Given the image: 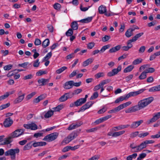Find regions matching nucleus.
<instances>
[{"label": "nucleus", "mask_w": 160, "mask_h": 160, "mask_svg": "<svg viewBox=\"0 0 160 160\" xmlns=\"http://www.w3.org/2000/svg\"><path fill=\"white\" fill-rule=\"evenodd\" d=\"M46 145V143L43 142H35L33 144V146L34 147H36L38 146H45Z\"/></svg>", "instance_id": "obj_24"}, {"label": "nucleus", "mask_w": 160, "mask_h": 160, "mask_svg": "<svg viewBox=\"0 0 160 160\" xmlns=\"http://www.w3.org/2000/svg\"><path fill=\"white\" fill-rule=\"evenodd\" d=\"M82 91V89H78L74 91L72 93L73 95H77L80 93Z\"/></svg>", "instance_id": "obj_63"}, {"label": "nucleus", "mask_w": 160, "mask_h": 160, "mask_svg": "<svg viewBox=\"0 0 160 160\" xmlns=\"http://www.w3.org/2000/svg\"><path fill=\"white\" fill-rule=\"evenodd\" d=\"M154 100L152 97L140 100L137 105L139 110L142 109L150 104Z\"/></svg>", "instance_id": "obj_1"}, {"label": "nucleus", "mask_w": 160, "mask_h": 160, "mask_svg": "<svg viewBox=\"0 0 160 160\" xmlns=\"http://www.w3.org/2000/svg\"><path fill=\"white\" fill-rule=\"evenodd\" d=\"M58 135V134L57 132L53 133L46 135L43 140L49 142H51L56 139Z\"/></svg>", "instance_id": "obj_3"}, {"label": "nucleus", "mask_w": 160, "mask_h": 160, "mask_svg": "<svg viewBox=\"0 0 160 160\" xmlns=\"http://www.w3.org/2000/svg\"><path fill=\"white\" fill-rule=\"evenodd\" d=\"M134 67L132 65H129L128 66V67L126 68L123 70V72L124 73H127L130 72L134 68Z\"/></svg>", "instance_id": "obj_30"}, {"label": "nucleus", "mask_w": 160, "mask_h": 160, "mask_svg": "<svg viewBox=\"0 0 160 160\" xmlns=\"http://www.w3.org/2000/svg\"><path fill=\"white\" fill-rule=\"evenodd\" d=\"M98 11L100 14H102L104 13L105 15L107 16H110V14L107 13L106 7L103 5H101L99 7Z\"/></svg>", "instance_id": "obj_9"}, {"label": "nucleus", "mask_w": 160, "mask_h": 160, "mask_svg": "<svg viewBox=\"0 0 160 160\" xmlns=\"http://www.w3.org/2000/svg\"><path fill=\"white\" fill-rule=\"evenodd\" d=\"M53 7L55 9L58 10L61 8V5L58 3H56L54 5Z\"/></svg>", "instance_id": "obj_55"}, {"label": "nucleus", "mask_w": 160, "mask_h": 160, "mask_svg": "<svg viewBox=\"0 0 160 160\" xmlns=\"http://www.w3.org/2000/svg\"><path fill=\"white\" fill-rule=\"evenodd\" d=\"M102 86H101L100 83L99 84L96 86L94 87L93 89V91H96L99 90L100 89Z\"/></svg>", "instance_id": "obj_64"}, {"label": "nucleus", "mask_w": 160, "mask_h": 160, "mask_svg": "<svg viewBox=\"0 0 160 160\" xmlns=\"http://www.w3.org/2000/svg\"><path fill=\"white\" fill-rule=\"evenodd\" d=\"M131 42H129V40H128L127 42V46L122 47V50L127 51L131 48L132 47V44H131Z\"/></svg>", "instance_id": "obj_19"}, {"label": "nucleus", "mask_w": 160, "mask_h": 160, "mask_svg": "<svg viewBox=\"0 0 160 160\" xmlns=\"http://www.w3.org/2000/svg\"><path fill=\"white\" fill-rule=\"evenodd\" d=\"M133 77V75L130 74L128 76L125 78L126 81L127 82H128L130 80H131Z\"/></svg>", "instance_id": "obj_56"}, {"label": "nucleus", "mask_w": 160, "mask_h": 160, "mask_svg": "<svg viewBox=\"0 0 160 160\" xmlns=\"http://www.w3.org/2000/svg\"><path fill=\"white\" fill-rule=\"evenodd\" d=\"M110 81V80L109 79H107L106 80H104L101 81V82L100 83L101 86H103L105 84H107Z\"/></svg>", "instance_id": "obj_43"}, {"label": "nucleus", "mask_w": 160, "mask_h": 160, "mask_svg": "<svg viewBox=\"0 0 160 160\" xmlns=\"http://www.w3.org/2000/svg\"><path fill=\"white\" fill-rule=\"evenodd\" d=\"M143 122V121L142 120L133 122L131 125L130 128H136L140 126L142 123Z\"/></svg>", "instance_id": "obj_12"}, {"label": "nucleus", "mask_w": 160, "mask_h": 160, "mask_svg": "<svg viewBox=\"0 0 160 160\" xmlns=\"http://www.w3.org/2000/svg\"><path fill=\"white\" fill-rule=\"evenodd\" d=\"M122 66L121 65L119 66L117 68L113 69L111 72H108L107 75L109 77H111L117 74L121 70Z\"/></svg>", "instance_id": "obj_6"}, {"label": "nucleus", "mask_w": 160, "mask_h": 160, "mask_svg": "<svg viewBox=\"0 0 160 160\" xmlns=\"http://www.w3.org/2000/svg\"><path fill=\"white\" fill-rule=\"evenodd\" d=\"M31 148V143H28L24 146L23 148V150L25 151L26 150H29Z\"/></svg>", "instance_id": "obj_48"}, {"label": "nucleus", "mask_w": 160, "mask_h": 160, "mask_svg": "<svg viewBox=\"0 0 160 160\" xmlns=\"http://www.w3.org/2000/svg\"><path fill=\"white\" fill-rule=\"evenodd\" d=\"M36 93L35 92H33L31 93L28 94L26 97V98L27 100H29L31 99L32 97H33L35 94Z\"/></svg>", "instance_id": "obj_53"}, {"label": "nucleus", "mask_w": 160, "mask_h": 160, "mask_svg": "<svg viewBox=\"0 0 160 160\" xmlns=\"http://www.w3.org/2000/svg\"><path fill=\"white\" fill-rule=\"evenodd\" d=\"M28 62H25L22 64H18V66L19 67H22L24 68H27V66L28 64Z\"/></svg>", "instance_id": "obj_61"}, {"label": "nucleus", "mask_w": 160, "mask_h": 160, "mask_svg": "<svg viewBox=\"0 0 160 160\" xmlns=\"http://www.w3.org/2000/svg\"><path fill=\"white\" fill-rule=\"evenodd\" d=\"M125 132V131H121L118 132H115L112 134V137H117L121 136L124 134Z\"/></svg>", "instance_id": "obj_27"}, {"label": "nucleus", "mask_w": 160, "mask_h": 160, "mask_svg": "<svg viewBox=\"0 0 160 160\" xmlns=\"http://www.w3.org/2000/svg\"><path fill=\"white\" fill-rule=\"evenodd\" d=\"M143 34V32H141L136 34L132 38L129 40V42H131L136 41Z\"/></svg>", "instance_id": "obj_17"}, {"label": "nucleus", "mask_w": 160, "mask_h": 160, "mask_svg": "<svg viewBox=\"0 0 160 160\" xmlns=\"http://www.w3.org/2000/svg\"><path fill=\"white\" fill-rule=\"evenodd\" d=\"M125 35L127 38H129L133 35V32L129 28L125 32Z\"/></svg>", "instance_id": "obj_35"}, {"label": "nucleus", "mask_w": 160, "mask_h": 160, "mask_svg": "<svg viewBox=\"0 0 160 160\" xmlns=\"http://www.w3.org/2000/svg\"><path fill=\"white\" fill-rule=\"evenodd\" d=\"M128 98L126 97V95L125 96H121L118 98L115 101L116 103H118L121 101H122L124 100L127 99Z\"/></svg>", "instance_id": "obj_29"}, {"label": "nucleus", "mask_w": 160, "mask_h": 160, "mask_svg": "<svg viewBox=\"0 0 160 160\" xmlns=\"http://www.w3.org/2000/svg\"><path fill=\"white\" fill-rule=\"evenodd\" d=\"M73 34V30L71 29H69L66 32L67 36L69 37L71 36Z\"/></svg>", "instance_id": "obj_40"}, {"label": "nucleus", "mask_w": 160, "mask_h": 160, "mask_svg": "<svg viewBox=\"0 0 160 160\" xmlns=\"http://www.w3.org/2000/svg\"><path fill=\"white\" fill-rule=\"evenodd\" d=\"M78 136V134L77 133L72 132L70 133L68 136L70 138L71 140H73Z\"/></svg>", "instance_id": "obj_33"}, {"label": "nucleus", "mask_w": 160, "mask_h": 160, "mask_svg": "<svg viewBox=\"0 0 160 160\" xmlns=\"http://www.w3.org/2000/svg\"><path fill=\"white\" fill-rule=\"evenodd\" d=\"M50 42L48 39H46L42 42V45L43 48L48 47L49 44Z\"/></svg>", "instance_id": "obj_32"}, {"label": "nucleus", "mask_w": 160, "mask_h": 160, "mask_svg": "<svg viewBox=\"0 0 160 160\" xmlns=\"http://www.w3.org/2000/svg\"><path fill=\"white\" fill-rule=\"evenodd\" d=\"M82 124V122L73 123L69 126L68 128V129L69 130H71L74 129L79 127Z\"/></svg>", "instance_id": "obj_10"}, {"label": "nucleus", "mask_w": 160, "mask_h": 160, "mask_svg": "<svg viewBox=\"0 0 160 160\" xmlns=\"http://www.w3.org/2000/svg\"><path fill=\"white\" fill-rule=\"evenodd\" d=\"M109 47L110 46L109 45H105L103 46L100 50V52H103L106 49L109 48Z\"/></svg>", "instance_id": "obj_41"}, {"label": "nucleus", "mask_w": 160, "mask_h": 160, "mask_svg": "<svg viewBox=\"0 0 160 160\" xmlns=\"http://www.w3.org/2000/svg\"><path fill=\"white\" fill-rule=\"evenodd\" d=\"M99 158L100 155H97L94 156L87 160H98Z\"/></svg>", "instance_id": "obj_49"}, {"label": "nucleus", "mask_w": 160, "mask_h": 160, "mask_svg": "<svg viewBox=\"0 0 160 160\" xmlns=\"http://www.w3.org/2000/svg\"><path fill=\"white\" fill-rule=\"evenodd\" d=\"M67 69V67L66 66H63L61 68H60V69L57 70L56 71V72L57 74H60L62 72L64 71L65 70Z\"/></svg>", "instance_id": "obj_36"}, {"label": "nucleus", "mask_w": 160, "mask_h": 160, "mask_svg": "<svg viewBox=\"0 0 160 160\" xmlns=\"http://www.w3.org/2000/svg\"><path fill=\"white\" fill-rule=\"evenodd\" d=\"M71 26L73 30H76L78 28V25L77 21L72 22L71 23Z\"/></svg>", "instance_id": "obj_28"}, {"label": "nucleus", "mask_w": 160, "mask_h": 160, "mask_svg": "<svg viewBox=\"0 0 160 160\" xmlns=\"http://www.w3.org/2000/svg\"><path fill=\"white\" fill-rule=\"evenodd\" d=\"M145 90V89H142L138 91L130 92L126 95V97L128 98L131 97L136 96L142 93Z\"/></svg>", "instance_id": "obj_5"}, {"label": "nucleus", "mask_w": 160, "mask_h": 160, "mask_svg": "<svg viewBox=\"0 0 160 160\" xmlns=\"http://www.w3.org/2000/svg\"><path fill=\"white\" fill-rule=\"evenodd\" d=\"M10 105V103H8L7 104L2 105L0 106V110H2L3 109H5L8 107Z\"/></svg>", "instance_id": "obj_46"}, {"label": "nucleus", "mask_w": 160, "mask_h": 160, "mask_svg": "<svg viewBox=\"0 0 160 160\" xmlns=\"http://www.w3.org/2000/svg\"><path fill=\"white\" fill-rule=\"evenodd\" d=\"M69 93H66L59 99V100L60 102L65 101L69 98Z\"/></svg>", "instance_id": "obj_20"}, {"label": "nucleus", "mask_w": 160, "mask_h": 160, "mask_svg": "<svg viewBox=\"0 0 160 160\" xmlns=\"http://www.w3.org/2000/svg\"><path fill=\"white\" fill-rule=\"evenodd\" d=\"M53 114V111L52 110L48 111L44 115V117L45 118H48L50 117Z\"/></svg>", "instance_id": "obj_34"}, {"label": "nucleus", "mask_w": 160, "mask_h": 160, "mask_svg": "<svg viewBox=\"0 0 160 160\" xmlns=\"http://www.w3.org/2000/svg\"><path fill=\"white\" fill-rule=\"evenodd\" d=\"M99 128L98 127H95L86 130V132H92L96 131Z\"/></svg>", "instance_id": "obj_52"}, {"label": "nucleus", "mask_w": 160, "mask_h": 160, "mask_svg": "<svg viewBox=\"0 0 160 160\" xmlns=\"http://www.w3.org/2000/svg\"><path fill=\"white\" fill-rule=\"evenodd\" d=\"M52 56V53L51 52H50L49 53H48L46 56L43 59V61H47Z\"/></svg>", "instance_id": "obj_39"}, {"label": "nucleus", "mask_w": 160, "mask_h": 160, "mask_svg": "<svg viewBox=\"0 0 160 160\" xmlns=\"http://www.w3.org/2000/svg\"><path fill=\"white\" fill-rule=\"evenodd\" d=\"M63 108V106L61 105H58L57 107L53 108L52 111L54 112H58L59 111Z\"/></svg>", "instance_id": "obj_37"}, {"label": "nucleus", "mask_w": 160, "mask_h": 160, "mask_svg": "<svg viewBox=\"0 0 160 160\" xmlns=\"http://www.w3.org/2000/svg\"><path fill=\"white\" fill-rule=\"evenodd\" d=\"M73 81H70L66 82L64 85V88L66 89H70L73 87Z\"/></svg>", "instance_id": "obj_16"}, {"label": "nucleus", "mask_w": 160, "mask_h": 160, "mask_svg": "<svg viewBox=\"0 0 160 160\" xmlns=\"http://www.w3.org/2000/svg\"><path fill=\"white\" fill-rule=\"evenodd\" d=\"M13 121L10 117L6 118L4 122L3 125L6 127H9L13 123Z\"/></svg>", "instance_id": "obj_11"}, {"label": "nucleus", "mask_w": 160, "mask_h": 160, "mask_svg": "<svg viewBox=\"0 0 160 160\" xmlns=\"http://www.w3.org/2000/svg\"><path fill=\"white\" fill-rule=\"evenodd\" d=\"M80 146V145H78L74 146V147H71L69 146L70 150H71L72 151H74L77 149H78L79 148Z\"/></svg>", "instance_id": "obj_57"}, {"label": "nucleus", "mask_w": 160, "mask_h": 160, "mask_svg": "<svg viewBox=\"0 0 160 160\" xmlns=\"http://www.w3.org/2000/svg\"><path fill=\"white\" fill-rule=\"evenodd\" d=\"M40 64V62H39V59H37L33 62V66L34 67H38Z\"/></svg>", "instance_id": "obj_50"}, {"label": "nucleus", "mask_w": 160, "mask_h": 160, "mask_svg": "<svg viewBox=\"0 0 160 160\" xmlns=\"http://www.w3.org/2000/svg\"><path fill=\"white\" fill-rule=\"evenodd\" d=\"M111 38L110 36L106 35L102 38V40L103 42L108 41Z\"/></svg>", "instance_id": "obj_51"}, {"label": "nucleus", "mask_w": 160, "mask_h": 160, "mask_svg": "<svg viewBox=\"0 0 160 160\" xmlns=\"http://www.w3.org/2000/svg\"><path fill=\"white\" fill-rule=\"evenodd\" d=\"M12 67V65L9 64L5 66L3 68L5 70H10Z\"/></svg>", "instance_id": "obj_59"}, {"label": "nucleus", "mask_w": 160, "mask_h": 160, "mask_svg": "<svg viewBox=\"0 0 160 160\" xmlns=\"http://www.w3.org/2000/svg\"><path fill=\"white\" fill-rule=\"evenodd\" d=\"M98 96V93L97 92H94L90 98L91 100H94Z\"/></svg>", "instance_id": "obj_47"}, {"label": "nucleus", "mask_w": 160, "mask_h": 160, "mask_svg": "<svg viewBox=\"0 0 160 160\" xmlns=\"http://www.w3.org/2000/svg\"><path fill=\"white\" fill-rule=\"evenodd\" d=\"M146 145L145 142L144 141L142 142L139 145L137 146V150H135V152H138L141 151L143 149L147 147Z\"/></svg>", "instance_id": "obj_14"}, {"label": "nucleus", "mask_w": 160, "mask_h": 160, "mask_svg": "<svg viewBox=\"0 0 160 160\" xmlns=\"http://www.w3.org/2000/svg\"><path fill=\"white\" fill-rule=\"evenodd\" d=\"M149 134V133L146 132L144 133H140L138 135V136L140 138H143L147 136Z\"/></svg>", "instance_id": "obj_60"}, {"label": "nucleus", "mask_w": 160, "mask_h": 160, "mask_svg": "<svg viewBox=\"0 0 160 160\" xmlns=\"http://www.w3.org/2000/svg\"><path fill=\"white\" fill-rule=\"evenodd\" d=\"M120 45H118L116 47L112 48L109 50V52L110 53L114 52L117 51H118L120 48Z\"/></svg>", "instance_id": "obj_25"}, {"label": "nucleus", "mask_w": 160, "mask_h": 160, "mask_svg": "<svg viewBox=\"0 0 160 160\" xmlns=\"http://www.w3.org/2000/svg\"><path fill=\"white\" fill-rule=\"evenodd\" d=\"M19 152V149L18 148L10 149L5 152V156H10L12 160H15L16 154H18Z\"/></svg>", "instance_id": "obj_2"}, {"label": "nucleus", "mask_w": 160, "mask_h": 160, "mask_svg": "<svg viewBox=\"0 0 160 160\" xmlns=\"http://www.w3.org/2000/svg\"><path fill=\"white\" fill-rule=\"evenodd\" d=\"M93 61V59L92 58L88 59L83 62L82 66L83 67H86L91 63Z\"/></svg>", "instance_id": "obj_22"}, {"label": "nucleus", "mask_w": 160, "mask_h": 160, "mask_svg": "<svg viewBox=\"0 0 160 160\" xmlns=\"http://www.w3.org/2000/svg\"><path fill=\"white\" fill-rule=\"evenodd\" d=\"M13 141V138L10 135L8 137L5 138L3 140V145H8L10 144Z\"/></svg>", "instance_id": "obj_15"}, {"label": "nucleus", "mask_w": 160, "mask_h": 160, "mask_svg": "<svg viewBox=\"0 0 160 160\" xmlns=\"http://www.w3.org/2000/svg\"><path fill=\"white\" fill-rule=\"evenodd\" d=\"M24 98V95H22V96H18V97L14 100V103L15 104L19 103L21 102Z\"/></svg>", "instance_id": "obj_26"}, {"label": "nucleus", "mask_w": 160, "mask_h": 160, "mask_svg": "<svg viewBox=\"0 0 160 160\" xmlns=\"http://www.w3.org/2000/svg\"><path fill=\"white\" fill-rule=\"evenodd\" d=\"M86 102V100H85V99H84L83 98H80L75 102L76 106L78 107L81 106L85 103Z\"/></svg>", "instance_id": "obj_18"}, {"label": "nucleus", "mask_w": 160, "mask_h": 160, "mask_svg": "<svg viewBox=\"0 0 160 160\" xmlns=\"http://www.w3.org/2000/svg\"><path fill=\"white\" fill-rule=\"evenodd\" d=\"M130 109L131 110V112H134L137 111L138 110V108L137 106V105H135L133 107H132L131 108H130Z\"/></svg>", "instance_id": "obj_54"}, {"label": "nucleus", "mask_w": 160, "mask_h": 160, "mask_svg": "<svg viewBox=\"0 0 160 160\" xmlns=\"http://www.w3.org/2000/svg\"><path fill=\"white\" fill-rule=\"evenodd\" d=\"M160 118V112L157 113H155L153 117L147 121V124H149L151 123L155 122Z\"/></svg>", "instance_id": "obj_8"}, {"label": "nucleus", "mask_w": 160, "mask_h": 160, "mask_svg": "<svg viewBox=\"0 0 160 160\" xmlns=\"http://www.w3.org/2000/svg\"><path fill=\"white\" fill-rule=\"evenodd\" d=\"M104 73L103 72H100L96 74L95 76L97 78H98L104 76Z\"/></svg>", "instance_id": "obj_42"}, {"label": "nucleus", "mask_w": 160, "mask_h": 160, "mask_svg": "<svg viewBox=\"0 0 160 160\" xmlns=\"http://www.w3.org/2000/svg\"><path fill=\"white\" fill-rule=\"evenodd\" d=\"M24 130L23 129H17L10 134L12 138H18L24 134Z\"/></svg>", "instance_id": "obj_4"}, {"label": "nucleus", "mask_w": 160, "mask_h": 160, "mask_svg": "<svg viewBox=\"0 0 160 160\" xmlns=\"http://www.w3.org/2000/svg\"><path fill=\"white\" fill-rule=\"evenodd\" d=\"M23 127L26 129L33 130H35L38 128L37 125L34 122H32L28 124H24Z\"/></svg>", "instance_id": "obj_7"}, {"label": "nucleus", "mask_w": 160, "mask_h": 160, "mask_svg": "<svg viewBox=\"0 0 160 160\" xmlns=\"http://www.w3.org/2000/svg\"><path fill=\"white\" fill-rule=\"evenodd\" d=\"M146 156V154L145 153H143L139 154V156L137 158V160H141L142 159L144 158Z\"/></svg>", "instance_id": "obj_44"}, {"label": "nucleus", "mask_w": 160, "mask_h": 160, "mask_svg": "<svg viewBox=\"0 0 160 160\" xmlns=\"http://www.w3.org/2000/svg\"><path fill=\"white\" fill-rule=\"evenodd\" d=\"M139 132L138 131H136L134 132L131 133L130 135V137L131 138H133L136 137L138 135V134Z\"/></svg>", "instance_id": "obj_62"}, {"label": "nucleus", "mask_w": 160, "mask_h": 160, "mask_svg": "<svg viewBox=\"0 0 160 160\" xmlns=\"http://www.w3.org/2000/svg\"><path fill=\"white\" fill-rule=\"evenodd\" d=\"M71 141V139L68 136L67 138H64V140L62 141L61 142V145H65V144L69 143Z\"/></svg>", "instance_id": "obj_31"}, {"label": "nucleus", "mask_w": 160, "mask_h": 160, "mask_svg": "<svg viewBox=\"0 0 160 160\" xmlns=\"http://www.w3.org/2000/svg\"><path fill=\"white\" fill-rule=\"evenodd\" d=\"M160 91V84L159 85L154 86L150 88L149 91L150 92H154Z\"/></svg>", "instance_id": "obj_21"}, {"label": "nucleus", "mask_w": 160, "mask_h": 160, "mask_svg": "<svg viewBox=\"0 0 160 160\" xmlns=\"http://www.w3.org/2000/svg\"><path fill=\"white\" fill-rule=\"evenodd\" d=\"M142 58H137L134 60L132 62V64L134 65H137L142 62Z\"/></svg>", "instance_id": "obj_38"}, {"label": "nucleus", "mask_w": 160, "mask_h": 160, "mask_svg": "<svg viewBox=\"0 0 160 160\" xmlns=\"http://www.w3.org/2000/svg\"><path fill=\"white\" fill-rule=\"evenodd\" d=\"M92 19V17H88L87 18L78 21V22L82 23H88L91 22Z\"/></svg>", "instance_id": "obj_23"}, {"label": "nucleus", "mask_w": 160, "mask_h": 160, "mask_svg": "<svg viewBox=\"0 0 160 160\" xmlns=\"http://www.w3.org/2000/svg\"><path fill=\"white\" fill-rule=\"evenodd\" d=\"M147 77V74L144 72H142L139 76L138 78L140 80H142L145 79Z\"/></svg>", "instance_id": "obj_45"}, {"label": "nucleus", "mask_w": 160, "mask_h": 160, "mask_svg": "<svg viewBox=\"0 0 160 160\" xmlns=\"http://www.w3.org/2000/svg\"><path fill=\"white\" fill-rule=\"evenodd\" d=\"M49 79H45L42 78L39 79L38 80V83L39 84L40 86H43L45 85L49 82Z\"/></svg>", "instance_id": "obj_13"}, {"label": "nucleus", "mask_w": 160, "mask_h": 160, "mask_svg": "<svg viewBox=\"0 0 160 160\" xmlns=\"http://www.w3.org/2000/svg\"><path fill=\"white\" fill-rule=\"evenodd\" d=\"M95 45V43L94 42H91L87 44V48L89 49L92 48Z\"/></svg>", "instance_id": "obj_58"}]
</instances>
